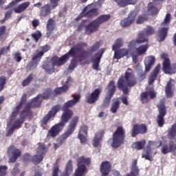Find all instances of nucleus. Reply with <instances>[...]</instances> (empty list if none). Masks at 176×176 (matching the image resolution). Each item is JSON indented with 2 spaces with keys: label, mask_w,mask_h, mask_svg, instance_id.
Wrapping results in <instances>:
<instances>
[{
  "label": "nucleus",
  "mask_w": 176,
  "mask_h": 176,
  "mask_svg": "<svg viewBox=\"0 0 176 176\" xmlns=\"http://www.w3.org/2000/svg\"><path fill=\"white\" fill-rule=\"evenodd\" d=\"M100 27V23H89L86 25L85 32L86 34H91L94 31H97Z\"/></svg>",
  "instance_id": "nucleus-31"
},
{
  "label": "nucleus",
  "mask_w": 176,
  "mask_h": 176,
  "mask_svg": "<svg viewBox=\"0 0 176 176\" xmlns=\"http://www.w3.org/2000/svg\"><path fill=\"white\" fill-rule=\"evenodd\" d=\"M146 142L145 140L135 142L132 144L131 146L133 149H136L137 151H141V149H143V148L145 146Z\"/></svg>",
  "instance_id": "nucleus-37"
},
{
  "label": "nucleus",
  "mask_w": 176,
  "mask_h": 176,
  "mask_svg": "<svg viewBox=\"0 0 176 176\" xmlns=\"http://www.w3.org/2000/svg\"><path fill=\"white\" fill-rule=\"evenodd\" d=\"M102 43L101 41H98L96 42L91 47V52H96L97 50L100 49L101 47V45Z\"/></svg>",
  "instance_id": "nucleus-50"
},
{
  "label": "nucleus",
  "mask_w": 176,
  "mask_h": 176,
  "mask_svg": "<svg viewBox=\"0 0 176 176\" xmlns=\"http://www.w3.org/2000/svg\"><path fill=\"white\" fill-rule=\"evenodd\" d=\"M153 64H155V57L151 56H147L144 60L145 72H149Z\"/></svg>",
  "instance_id": "nucleus-28"
},
{
  "label": "nucleus",
  "mask_w": 176,
  "mask_h": 176,
  "mask_svg": "<svg viewBox=\"0 0 176 176\" xmlns=\"http://www.w3.org/2000/svg\"><path fill=\"white\" fill-rule=\"evenodd\" d=\"M111 19L110 14H102L99 16L95 21H92V23H105V21H108Z\"/></svg>",
  "instance_id": "nucleus-38"
},
{
  "label": "nucleus",
  "mask_w": 176,
  "mask_h": 176,
  "mask_svg": "<svg viewBox=\"0 0 176 176\" xmlns=\"http://www.w3.org/2000/svg\"><path fill=\"white\" fill-rule=\"evenodd\" d=\"M30 5H31V2L30 1H25L21 4H19L16 8L14 9V13H23V12H25L27 10V8L30 7Z\"/></svg>",
  "instance_id": "nucleus-29"
},
{
  "label": "nucleus",
  "mask_w": 176,
  "mask_h": 176,
  "mask_svg": "<svg viewBox=\"0 0 176 176\" xmlns=\"http://www.w3.org/2000/svg\"><path fill=\"white\" fill-rule=\"evenodd\" d=\"M155 148H156V142L149 141L148 146L143 151L142 157H144L146 160L152 161V157L157 153Z\"/></svg>",
  "instance_id": "nucleus-10"
},
{
  "label": "nucleus",
  "mask_w": 176,
  "mask_h": 176,
  "mask_svg": "<svg viewBox=\"0 0 176 176\" xmlns=\"http://www.w3.org/2000/svg\"><path fill=\"white\" fill-rule=\"evenodd\" d=\"M75 53H76V47L72 48L67 54L63 55L61 58L56 56L53 57L51 60V63L43 65V68L45 69L48 74H52V72H54V65L60 67V65L65 64V62L68 61L70 56H75Z\"/></svg>",
  "instance_id": "nucleus-3"
},
{
  "label": "nucleus",
  "mask_w": 176,
  "mask_h": 176,
  "mask_svg": "<svg viewBox=\"0 0 176 176\" xmlns=\"http://www.w3.org/2000/svg\"><path fill=\"white\" fill-rule=\"evenodd\" d=\"M64 127H65V125H64V124H63L62 122H59L54 125L48 131L47 137H48L49 138H54V137H57V135H58V134H60V133L63 131Z\"/></svg>",
  "instance_id": "nucleus-13"
},
{
  "label": "nucleus",
  "mask_w": 176,
  "mask_h": 176,
  "mask_svg": "<svg viewBox=\"0 0 176 176\" xmlns=\"http://www.w3.org/2000/svg\"><path fill=\"white\" fill-rule=\"evenodd\" d=\"M78 138L80 140V143L82 144H85L87 142V138H86V136H85V135L78 134Z\"/></svg>",
  "instance_id": "nucleus-55"
},
{
  "label": "nucleus",
  "mask_w": 176,
  "mask_h": 176,
  "mask_svg": "<svg viewBox=\"0 0 176 176\" xmlns=\"http://www.w3.org/2000/svg\"><path fill=\"white\" fill-rule=\"evenodd\" d=\"M140 170H138V166H137V161L135 160L132 164L131 173L126 176H138Z\"/></svg>",
  "instance_id": "nucleus-35"
},
{
  "label": "nucleus",
  "mask_w": 176,
  "mask_h": 176,
  "mask_svg": "<svg viewBox=\"0 0 176 176\" xmlns=\"http://www.w3.org/2000/svg\"><path fill=\"white\" fill-rule=\"evenodd\" d=\"M23 0H14L10 3L6 8L5 10H8V9H10V8H13L15 5L18 4L19 2H21Z\"/></svg>",
  "instance_id": "nucleus-51"
},
{
  "label": "nucleus",
  "mask_w": 176,
  "mask_h": 176,
  "mask_svg": "<svg viewBox=\"0 0 176 176\" xmlns=\"http://www.w3.org/2000/svg\"><path fill=\"white\" fill-rule=\"evenodd\" d=\"M63 113L60 116V123L65 126L68 122H69V119L74 116V112L71 109H66L63 108Z\"/></svg>",
  "instance_id": "nucleus-22"
},
{
  "label": "nucleus",
  "mask_w": 176,
  "mask_h": 176,
  "mask_svg": "<svg viewBox=\"0 0 176 176\" xmlns=\"http://www.w3.org/2000/svg\"><path fill=\"white\" fill-rule=\"evenodd\" d=\"M101 91H102V88H96L91 94L87 95V102L89 104H94V102L98 101V98L101 95Z\"/></svg>",
  "instance_id": "nucleus-15"
},
{
  "label": "nucleus",
  "mask_w": 176,
  "mask_h": 176,
  "mask_svg": "<svg viewBox=\"0 0 176 176\" xmlns=\"http://www.w3.org/2000/svg\"><path fill=\"white\" fill-rule=\"evenodd\" d=\"M6 34V27L1 26L0 27V41H2L4 34Z\"/></svg>",
  "instance_id": "nucleus-60"
},
{
  "label": "nucleus",
  "mask_w": 176,
  "mask_h": 176,
  "mask_svg": "<svg viewBox=\"0 0 176 176\" xmlns=\"http://www.w3.org/2000/svg\"><path fill=\"white\" fill-rule=\"evenodd\" d=\"M86 58H87V52L81 51V53L79 56L80 61H83V60H86Z\"/></svg>",
  "instance_id": "nucleus-61"
},
{
  "label": "nucleus",
  "mask_w": 176,
  "mask_h": 176,
  "mask_svg": "<svg viewBox=\"0 0 176 176\" xmlns=\"http://www.w3.org/2000/svg\"><path fill=\"white\" fill-rule=\"evenodd\" d=\"M161 58H163V71L165 74L168 75H171L174 74L175 72L174 69H171V63L170 62V59H168V55L167 54H162Z\"/></svg>",
  "instance_id": "nucleus-12"
},
{
  "label": "nucleus",
  "mask_w": 176,
  "mask_h": 176,
  "mask_svg": "<svg viewBox=\"0 0 176 176\" xmlns=\"http://www.w3.org/2000/svg\"><path fill=\"white\" fill-rule=\"evenodd\" d=\"M147 20L148 16L146 15H140L137 20V23H144L145 21H147Z\"/></svg>",
  "instance_id": "nucleus-56"
},
{
  "label": "nucleus",
  "mask_w": 176,
  "mask_h": 176,
  "mask_svg": "<svg viewBox=\"0 0 176 176\" xmlns=\"http://www.w3.org/2000/svg\"><path fill=\"white\" fill-rule=\"evenodd\" d=\"M27 95L23 94L21 98V100L18 106H16L15 110L12 111V116L7 123V126L9 130L7 132V137H10L12 134H13V131L17 129H20L21 124L24 122V116H28L29 118L32 116V113L30 109H27L24 110L21 114V118L19 120H16V116L19 115V111H20V108H21V105H23V102H25V98Z\"/></svg>",
  "instance_id": "nucleus-1"
},
{
  "label": "nucleus",
  "mask_w": 176,
  "mask_h": 176,
  "mask_svg": "<svg viewBox=\"0 0 176 176\" xmlns=\"http://www.w3.org/2000/svg\"><path fill=\"white\" fill-rule=\"evenodd\" d=\"M159 109V116L157 117V124L160 127H162L163 124H164V116L166 115V107H164V104L161 103L157 105Z\"/></svg>",
  "instance_id": "nucleus-19"
},
{
  "label": "nucleus",
  "mask_w": 176,
  "mask_h": 176,
  "mask_svg": "<svg viewBox=\"0 0 176 176\" xmlns=\"http://www.w3.org/2000/svg\"><path fill=\"white\" fill-rule=\"evenodd\" d=\"M49 50H50V47L49 45H45L41 47V51H36V54L32 56V63H29L28 65L30 69L36 68L38 64H39V62L41 61V58H42V56H43L46 52H49Z\"/></svg>",
  "instance_id": "nucleus-8"
},
{
  "label": "nucleus",
  "mask_w": 176,
  "mask_h": 176,
  "mask_svg": "<svg viewBox=\"0 0 176 176\" xmlns=\"http://www.w3.org/2000/svg\"><path fill=\"white\" fill-rule=\"evenodd\" d=\"M75 68H76V60L73 59L69 66V69H68L69 72H72V71H74Z\"/></svg>",
  "instance_id": "nucleus-52"
},
{
  "label": "nucleus",
  "mask_w": 176,
  "mask_h": 176,
  "mask_svg": "<svg viewBox=\"0 0 176 176\" xmlns=\"http://www.w3.org/2000/svg\"><path fill=\"white\" fill-rule=\"evenodd\" d=\"M144 32H146V35H152L155 32V29L151 26H148L145 30Z\"/></svg>",
  "instance_id": "nucleus-54"
},
{
  "label": "nucleus",
  "mask_w": 176,
  "mask_h": 176,
  "mask_svg": "<svg viewBox=\"0 0 176 176\" xmlns=\"http://www.w3.org/2000/svg\"><path fill=\"white\" fill-rule=\"evenodd\" d=\"M6 170H8V167L6 166H1L0 176H6Z\"/></svg>",
  "instance_id": "nucleus-59"
},
{
  "label": "nucleus",
  "mask_w": 176,
  "mask_h": 176,
  "mask_svg": "<svg viewBox=\"0 0 176 176\" xmlns=\"http://www.w3.org/2000/svg\"><path fill=\"white\" fill-rule=\"evenodd\" d=\"M52 13V8L50 3L45 4L41 8L40 10V16L41 17H47L49 14Z\"/></svg>",
  "instance_id": "nucleus-27"
},
{
  "label": "nucleus",
  "mask_w": 176,
  "mask_h": 176,
  "mask_svg": "<svg viewBox=\"0 0 176 176\" xmlns=\"http://www.w3.org/2000/svg\"><path fill=\"white\" fill-rule=\"evenodd\" d=\"M7 153L9 157V163H14L20 157L21 151L17 147L11 146L8 148Z\"/></svg>",
  "instance_id": "nucleus-11"
},
{
  "label": "nucleus",
  "mask_w": 176,
  "mask_h": 176,
  "mask_svg": "<svg viewBox=\"0 0 176 176\" xmlns=\"http://www.w3.org/2000/svg\"><path fill=\"white\" fill-rule=\"evenodd\" d=\"M10 17H12V10L7 11L5 13V16H4V19L3 20V22L6 21V20H9V19H10Z\"/></svg>",
  "instance_id": "nucleus-64"
},
{
  "label": "nucleus",
  "mask_w": 176,
  "mask_h": 176,
  "mask_svg": "<svg viewBox=\"0 0 176 176\" xmlns=\"http://www.w3.org/2000/svg\"><path fill=\"white\" fill-rule=\"evenodd\" d=\"M71 82H72V78H67V80L66 81V84L65 85H63L61 87L56 88L54 90V92L56 93V94H63V93H65V91L68 90V87L69 85H71Z\"/></svg>",
  "instance_id": "nucleus-30"
},
{
  "label": "nucleus",
  "mask_w": 176,
  "mask_h": 176,
  "mask_svg": "<svg viewBox=\"0 0 176 176\" xmlns=\"http://www.w3.org/2000/svg\"><path fill=\"white\" fill-rule=\"evenodd\" d=\"M50 97V92H45L43 95H38L37 97L33 98L31 103L28 104V107H39L42 100L49 98Z\"/></svg>",
  "instance_id": "nucleus-20"
},
{
  "label": "nucleus",
  "mask_w": 176,
  "mask_h": 176,
  "mask_svg": "<svg viewBox=\"0 0 176 176\" xmlns=\"http://www.w3.org/2000/svg\"><path fill=\"white\" fill-rule=\"evenodd\" d=\"M168 25L167 23H163L159 28L158 33L157 35V41L158 42H163L167 36L168 32Z\"/></svg>",
  "instance_id": "nucleus-17"
},
{
  "label": "nucleus",
  "mask_w": 176,
  "mask_h": 176,
  "mask_svg": "<svg viewBox=\"0 0 176 176\" xmlns=\"http://www.w3.org/2000/svg\"><path fill=\"white\" fill-rule=\"evenodd\" d=\"M74 167L72 166V160H69L65 168V174L61 176H69L72 173Z\"/></svg>",
  "instance_id": "nucleus-36"
},
{
  "label": "nucleus",
  "mask_w": 176,
  "mask_h": 176,
  "mask_svg": "<svg viewBox=\"0 0 176 176\" xmlns=\"http://www.w3.org/2000/svg\"><path fill=\"white\" fill-rule=\"evenodd\" d=\"M78 122H79V118L78 116L74 117L68 125L67 131L63 134H65L67 138L69 137V135H72V134L74 133V131H75Z\"/></svg>",
  "instance_id": "nucleus-21"
},
{
  "label": "nucleus",
  "mask_w": 176,
  "mask_h": 176,
  "mask_svg": "<svg viewBox=\"0 0 176 176\" xmlns=\"http://www.w3.org/2000/svg\"><path fill=\"white\" fill-rule=\"evenodd\" d=\"M47 151V148L46 147V146L41 143L39 144L37 149V155H41L42 156H43V155L46 153Z\"/></svg>",
  "instance_id": "nucleus-41"
},
{
  "label": "nucleus",
  "mask_w": 176,
  "mask_h": 176,
  "mask_svg": "<svg viewBox=\"0 0 176 176\" xmlns=\"http://www.w3.org/2000/svg\"><path fill=\"white\" fill-rule=\"evenodd\" d=\"M123 46V40L122 38H118L116 41L114 45H112V50L116 52L118 47H122Z\"/></svg>",
  "instance_id": "nucleus-42"
},
{
  "label": "nucleus",
  "mask_w": 176,
  "mask_h": 176,
  "mask_svg": "<svg viewBox=\"0 0 176 176\" xmlns=\"http://www.w3.org/2000/svg\"><path fill=\"white\" fill-rule=\"evenodd\" d=\"M60 109H61V107L60 105H56L52 108L47 114L50 117L54 118V116H56V113H57Z\"/></svg>",
  "instance_id": "nucleus-40"
},
{
  "label": "nucleus",
  "mask_w": 176,
  "mask_h": 176,
  "mask_svg": "<svg viewBox=\"0 0 176 176\" xmlns=\"http://www.w3.org/2000/svg\"><path fill=\"white\" fill-rule=\"evenodd\" d=\"M102 6L101 1H97L95 3H91L85 6L82 12L76 18V21L82 20L83 17H87V19H93L97 17L100 14V8Z\"/></svg>",
  "instance_id": "nucleus-4"
},
{
  "label": "nucleus",
  "mask_w": 176,
  "mask_h": 176,
  "mask_svg": "<svg viewBox=\"0 0 176 176\" xmlns=\"http://www.w3.org/2000/svg\"><path fill=\"white\" fill-rule=\"evenodd\" d=\"M90 158H85L81 156L77 160V168L75 170L74 176H85L86 173V166L85 164H90Z\"/></svg>",
  "instance_id": "nucleus-7"
},
{
  "label": "nucleus",
  "mask_w": 176,
  "mask_h": 176,
  "mask_svg": "<svg viewBox=\"0 0 176 176\" xmlns=\"http://www.w3.org/2000/svg\"><path fill=\"white\" fill-rule=\"evenodd\" d=\"M43 159V155L37 153L36 155H34L32 160L33 163H34V164H38L41 163V162H42Z\"/></svg>",
  "instance_id": "nucleus-44"
},
{
  "label": "nucleus",
  "mask_w": 176,
  "mask_h": 176,
  "mask_svg": "<svg viewBox=\"0 0 176 176\" xmlns=\"http://www.w3.org/2000/svg\"><path fill=\"white\" fill-rule=\"evenodd\" d=\"M64 127H65V125H64V124H63L62 122H59L54 125L48 131L47 137H48L49 138H54V137H57V135H58V134H60V133L63 131Z\"/></svg>",
  "instance_id": "nucleus-14"
},
{
  "label": "nucleus",
  "mask_w": 176,
  "mask_h": 176,
  "mask_svg": "<svg viewBox=\"0 0 176 176\" xmlns=\"http://www.w3.org/2000/svg\"><path fill=\"white\" fill-rule=\"evenodd\" d=\"M9 50H10V47L9 46L3 47L0 52V56H2V54H6L9 52Z\"/></svg>",
  "instance_id": "nucleus-63"
},
{
  "label": "nucleus",
  "mask_w": 176,
  "mask_h": 176,
  "mask_svg": "<svg viewBox=\"0 0 176 176\" xmlns=\"http://www.w3.org/2000/svg\"><path fill=\"white\" fill-rule=\"evenodd\" d=\"M148 12H149L151 14H157L159 10H157V8L153 6V3H148Z\"/></svg>",
  "instance_id": "nucleus-43"
},
{
  "label": "nucleus",
  "mask_w": 176,
  "mask_h": 176,
  "mask_svg": "<svg viewBox=\"0 0 176 176\" xmlns=\"http://www.w3.org/2000/svg\"><path fill=\"white\" fill-rule=\"evenodd\" d=\"M31 80H32V75H30L26 79H25L22 85L23 86H27L29 85V83H31Z\"/></svg>",
  "instance_id": "nucleus-58"
},
{
  "label": "nucleus",
  "mask_w": 176,
  "mask_h": 176,
  "mask_svg": "<svg viewBox=\"0 0 176 176\" xmlns=\"http://www.w3.org/2000/svg\"><path fill=\"white\" fill-rule=\"evenodd\" d=\"M68 138V136H67L65 134H63L57 139V143L59 144V145H63V143L65 142V140Z\"/></svg>",
  "instance_id": "nucleus-47"
},
{
  "label": "nucleus",
  "mask_w": 176,
  "mask_h": 176,
  "mask_svg": "<svg viewBox=\"0 0 176 176\" xmlns=\"http://www.w3.org/2000/svg\"><path fill=\"white\" fill-rule=\"evenodd\" d=\"M6 83V78L1 77L0 78V91L3 89V86Z\"/></svg>",
  "instance_id": "nucleus-62"
},
{
  "label": "nucleus",
  "mask_w": 176,
  "mask_h": 176,
  "mask_svg": "<svg viewBox=\"0 0 176 176\" xmlns=\"http://www.w3.org/2000/svg\"><path fill=\"white\" fill-rule=\"evenodd\" d=\"M114 56L113 58H116V60H120V58H123L124 56L127 57V58H130V57H133V54L131 52V50H130V47H129V49H121V50H116L114 51Z\"/></svg>",
  "instance_id": "nucleus-16"
},
{
  "label": "nucleus",
  "mask_w": 176,
  "mask_h": 176,
  "mask_svg": "<svg viewBox=\"0 0 176 176\" xmlns=\"http://www.w3.org/2000/svg\"><path fill=\"white\" fill-rule=\"evenodd\" d=\"M173 86H174V80L170 79L167 82L166 87L165 89L166 97H168V98H171V97H173V89H172Z\"/></svg>",
  "instance_id": "nucleus-32"
},
{
  "label": "nucleus",
  "mask_w": 176,
  "mask_h": 176,
  "mask_svg": "<svg viewBox=\"0 0 176 176\" xmlns=\"http://www.w3.org/2000/svg\"><path fill=\"white\" fill-rule=\"evenodd\" d=\"M104 50L100 49L98 53H96L94 57L91 58V61L93 63L92 68L97 71L98 69V67L100 65V61H101V57H102V54H104Z\"/></svg>",
  "instance_id": "nucleus-18"
},
{
  "label": "nucleus",
  "mask_w": 176,
  "mask_h": 176,
  "mask_svg": "<svg viewBox=\"0 0 176 176\" xmlns=\"http://www.w3.org/2000/svg\"><path fill=\"white\" fill-rule=\"evenodd\" d=\"M159 71H160V65H157L154 71L150 74L148 78V85H152L155 80L156 79V76H157V74H159Z\"/></svg>",
  "instance_id": "nucleus-34"
},
{
  "label": "nucleus",
  "mask_w": 176,
  "mask_h": 176,
  "mask_svg": "<svg viewBox=\"0 0 176 176\" xmlns=\"http://www.w3.org/2000/svg\"><path fill=\"white\" fill-rule=\"evenodd\" d=\"M88 130L89 127H87V126H82L80 128L78 134H81V135H87Z\"/></svg>",
  "instance_id": "nucleus-46"
},
{
  "label": "nucleus",
  "mask_w": 176,
  "mask_h": 176,
  "mask_svg": "<svg viewBox=\"0 0 176 176\" xmlns=\"http://www.w3.org/2000/svg\"><path fill=\"white\" fill-rule=\"evenodd\" d=\"M124 143V129L122 126H118L113 134L112 139L109 140L112 148H119L122 144Z\"/></svg>",
  "instance_id": "nucleus-6"
},
{
  "label": "nucleus",
  "mask_w": 176,
  "mask_h": 176,
  "mask_svg": "<svg viewBox=\"0 0 176 176\" xmlns=\"http://www.w3.org/2000/svg\"><path fill=\"white\" fill-rule=\"evenodd\" d=\"M73 99L67 101L63 104V108L64 109H69L68 108H72L74 105H76L78 102H79V100H80V95H72Z\"/></svg>",
  "instance_id": "nucleus-25"
},
{
  "label": "nucleus",
  "mask_w": 176,
  "mask_h": 176,
  "mask_svg": "<svg viewBox=\"0 0 176 176\" xmlns=\"http://www.w3.org/2000/svg\"><path fill=\"white\" fill-rule=\"evenodd\" d=\"M137 83L135 78H134V74L131 71V69H128V71L125 73V76H121L118 82V87L120 90H122L124 94H126L129 91L127 86H134Z\"/></svg>",
  "instance_id": "nucleus-5"
},
{
  "label": "nucleus",
  "mask_w": 176,
  "mask_h": 176,
  "mask_svg": "<svg viewBox=\"0 0 176 176\" xmlns=\"http://www.w3.org/2000/svg\"><path fill=\"white\" fill-rule=\"evenodd\" d=\"M104 133V130H100L95 133L94 137L92 139V145L94 148H98V146L101 145Z\"/></svg>",
  "instance_id": "nucleus-23"
},
{
  "label": "nucleus",
  "mask_w": 176,
  "mask_h": 176,
  "mask_svg": "<svg viewBox=\"0 0 176 176\" xmlns=\"http://www.w3.org/2000/svg\"><path fill=\"white\" fill-rule=\"evenodd\" d=\"M161 151L162 152L163 155H167V153H170V152H171L170 146H168L167 144L163 145Z\"/></svg>",
  "instance_id": "nucleus-49"
},
{
  "label": "nucleus",
  "mask_w": 176,
  "mask_h": 176,
  "mask_svg": "<svg viewBox=\"0 0 176 176\" xmlns=\"http://www.w3.org/2000/svg\"><path fill=\"white\" fill-rule=\"evenodd\" d=\"M119 100H113V103L111 104V107L110 108V111L111 113H116L118 110L119 109Z\"/></svg>",
  "instance_id": "nucleus-39"
},
{
  "label": "nucleus",
  "mask_w": 176,
  "mask_h": 176,
  "mask_svg": "<svg viewBox=\"0 0 176 176\" xmlns=\"http://www.w3.org/2000/svg\"><path fill=\"white\" fill-rule=\"evenodd\" d=\"M134 20H135V14L134 12H131L126 18L125 23H133L134 22Z\"/></svg>",
  "instance_id": "nucleus-48"
},
{
  "label": "nucleus",
  "mask_w": 176,
  "mask_h": 176,
  "mask_svg": "<svg viewBox=\"0 0 176 176\" xmlns=\"http://www.w3.org/2000/svg\"><path fill=\"white\" fill-rule=\"evenodd\" d=\"M32 36L34 39V41H36V42H38V41H39V38H41V32L36 31L32 34Z\"/></svg>",
  "instance_id": "nucleus-57"
},
{
  "label": "nucleus",
  "mask_w": 176,
  "mask_h": 176,
  "mask_svg": "<svg viewBox=\"0 0 176 176\" xmlns=\"http://www.w3.org/2000/svg\"><path fill=\"white\" fill-rule=\"evenodd\" d=\"M111 167L112 165L111 164V162L108 161L102 162L100 165V171L102 174V176H108L109 171H111Z\"/></svg>",
  "instance_id": "nucleus-24"
},
{
  "label": "nucleus",
  "mask_w": 176,
  "mask_h": 176,
  "mask_svg": "<svg viewBox=\"0 0 176 176\" xmlns=\"http://www.w3.org/2000/svg\"><path fill=\"white\" fill-rule=\"evenodd\" d=\"M118 6L120 8H124L127 5H135L137 3V0H114Z\"/></svg>",
  "instance_id": "nucleus-33"
},
{
  "label": "nucleus",
  "mask_w": 176,
  "mask_h": 176,
  "mask_svg": "<svg viewBox=\"0 0 176 176\" xmlns=\"http://www.w3.org/2000/svg\"><path fill=\"white\" fill-rule=\"evenodd\" d=\"M51 9H56L58 6V2L60 0H50Z\"/></svg>",
  "instance_id": "nucleus-53"
},
{
  "label": "nucleus",
  "mask_w": 176,
  "mask_h": 176,
  "mask_svg": "<svg viewBox=\"0 0 176 176\" xmlns=\"http://www.w3.org/2000/svg\"><path fill=\"white\" fill-rule=\"evenodd\" d=\"M107 89L108 91L103 102L104 108L109 107L111 99L113 96V94L115 93V91H116V86H115V81H110Z\"/></svg>",
  "instance_id": "nucleus-9"
},
{
  "label": "nucleus",
  "mask_w": 176,
  "mask_h": 176,
  "mask_svg": "<svg viewBox=\"0 0 176 176\" xmlns=\"http://www.w3.org/2000/svg\"><path fill=\"white\" fill-rule=\"evenodd\" d=\"M148 42H149L148 37H146L145 34L140 33L136 40H133L129 43V49L132 52L133 63L135 64L138 61V56L144 54L148 50ZM141 43L146 44L141 45Z\"/></svg>",
  "instance_id": "nucleus-2"
},
{
  "label": "nucleus",
  "mask_w": 176,
  "mask_h": 176,
  "mask_svg": "<svg viewBox=\"0 0 176 176\" xmlns=\"http://www.w3.org/2000/svg\"><path fill=\"white\" fill-rule=\"evenodd\" d=\"M141 100L143 104L148 102L149 100H151L148 91L144 92L141 94Z\"/></svg>",
  "instance_id": "nucleus-45"
},
{
  "label": "nucleus",
  "mask_w": 176,
  "mask_h": 176,
  "mask_svg": "<svg viewBox=\"0 0 176 176\" xmlns=\"http://www.w3.org/2000/svg\"><path fill=\"white\" fill-rule=\"evenodd\" d=\"M146 133V126L144 124H135L133 127L132 137H136L137 134H145Z\"/></svg>",
  "instance_id": "nucleus-26"
}]
</instances>
